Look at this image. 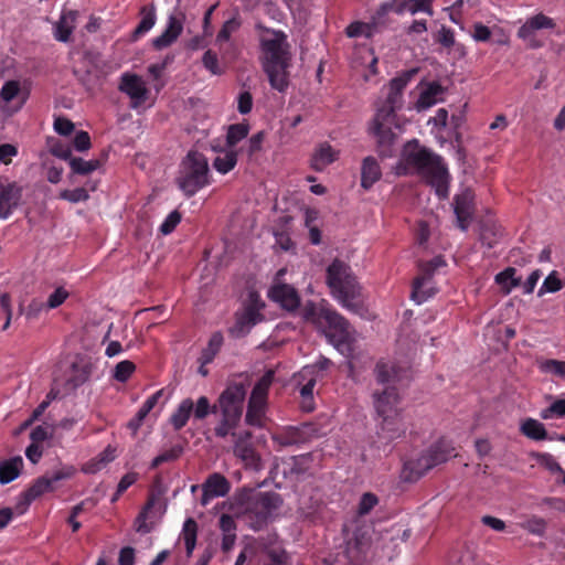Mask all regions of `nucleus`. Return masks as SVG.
I'll return each mask as SVG.
<instances>
[{
    "instance_id": "obj_1",
    "label": "nucleus",
    "mask_w": 565,
    "mask_h": 565,
    "mask_svg": "<svg viewBox=\"0 0 565 565\" xmlns=\"http://www.w3.org/2000/svg\"><path fill=\"white\" fill-rule=\"evenodd\" d=\"M259 42V61L268 77L271 88L284 93L289 86L290 67L292 62L291 44L287 34L281 30L255 25Z\"/></svg>"
},
{
    "instance_id": "obj_2",
    "label": "nucleus",
    "mask_w": 565,
    "mask_h": 565,
    "mask_svg": "<svg viewBox=\"0 0 565 565\" xmlns=\"http://www.w3.org/2000/svg\"><path fill=\"white\" fill-rule=\"evenodd\" d=\"M403 162L425 179L439 198H447L449 174L438 156L413 140L403 149Z\"/></svg>"
},
{
    "instance_id": "obj_3",
    "label": "nucleus",
    "mask_w": 565,
    "mask_h": 565,
    "mask_svg": "<svg viewBox=\"0 0 565 565\" xmlns=\"http://www.w3.org/2000/svg\"><path fill=\"white\" fill-rule=\"evenodd\" d=\"M417 72L418 68H411L391 79L387 97L384 104L376 109L370 128L380 147H388L393 143L395 134L392 131V125L395 120V110L402 106L403 89Z\"/></svg>"
},
{
    "instance_id": "obj_4",
    "label": "nucleus",
    "mask_w": 565,
    "mask_h": 565,
    "mask_svg": "<svg viewBox=\"0 0 565 565\" xmlns=\"http://www.w3.org/2000/svg\"><path fill=\"white\" fill-rule=\"evenodd\" d=\"M327 284L332 296L344 308L362 315L361 287L348 264L334 259L327 268Z\"/></svg>"
},
{
    "instance_id": "obj_5",
    "label": "nucleus",
    "mask_w": 565,
    "mask_h": 565,
    "mask_svg": "<svg viewBox=\"0 0 565 565\" xmlns=\"http://www.w3.org/2000/svg\"><path fill=\"white\" fill-rule=\"evenodd\" d=\"M455 448L447 440H439L417 458L404 463L402 477L405 481L414 482L422 478L435 466L445 462L454 456Z\"/></svg>"
},
{
    "instance_id": "obj_6",
    "label": "nucleus",
    "mask_w": 565,
    "mask_h": 565,
    "mask_svg": "<svg viewBox=\"0 0 565 565\" xmlns=\"http://www.w3.org/2000/svg\"><path fill=\"white\" fill-rule=\"evenodd\" d=\"M177 183L186 196L194 195L205 186L209 183L206 158L198 151H190L181 163Z\"/></svg>"
},
{
    "instance_id": "obj_7",
    "label": "nucleus",
    "mask_w": 565,
    "mask_h": 565,
    "mask_svg": "<svg viewBox=\"0 0 565 565\" xmlns=\"http://www.w3.org/2000/svg\"><path fill=\"white\" fill-rule=\"evenodd\" d=\"M312 322L338 350L349 347L352 332L349 322L338 312L321 308L312 313Z\"/></svg>"
},
{
    "instance_id": "obj_8",
    "label": "nucleus",
    "mask_w": 565,
    "mask_h": 565,
    "mask_svg": "<svg viewBox=\"0 0 565 565\" xmlns=\"http://www.w3.org/2000/svg\"><path fill=\"white\" fill-rule=\"evenodd\" d=\"M246 397V385L243 383H231L218 397V407L222 416L231 420L241 419Z\"/></svg>"
},
{
    "instance_id": "obj_9",
    "label": "nucleus",
    "mask_w": 565,
    "mask_h": 565,
    "mask_svg": "<svg viewBox=\"0 0 565 565\" xmlns=\"http://www.w3.org/2000/svg\"><path fill=\"white\" fill-rule=\"evenodd\" d=\"M445 265L444 259L440 256H436L429 262L422 263L419 265L420 274L414 279L412 297L418 303L425 301L428 297L434 295V289L430 288L429 281L434 276L437 268Z\"/></svg>"
},
{
    "instance_id": "obj_10",
    "label": "nucleus",
    "mask_w": 565,
    "mask_h": 565,
    "mask_svg": "<svg viewBox=\"0 0 565 565\" xmlns=\"http://www.w3.org/2000/svg\"><path fill=\"white\" fill-rule=\"evenodd\" d=\"M232 437L234 438V455L243 461L244 466L256 471L262 469L260 457L252 443V433L247 430L232 433Z\"/></svg>"
},
{
    "instance_id": "obj_11",
    "label": "nucleus",
    "mask_w": 565,
    "mask_h": 565,
    "mask_svg": "<svg viewBox=\"0 0 565 565\" xmlns=\"http://www.w3.org/2000/svg\"><path fill=\"white\" fill-rule=\"evenodd\" d=\"M118 89L130 98V106L132 108L141 106L149 96L146 82L135 73H124L120 76Z\"/></svg>"
},
{
    "instance_id": "obj_12",
    "label": "nucleus",
    "mask_w": 565,
    "mask_h": 565,
    "mask_svg": "<svg viewBox=\"0 0 565 565\" xmlns=\"http://www.w3.org/2000/svg\"><path fill=\"white\" fill-rule=\"evenodd\" d=\"M294 382L296 386L299 387L302 411H313V387L317 383V376H315V367H302L297 374L294 375Z\"/></svg>"
},
{
    "instance_id": "obj_13",
    "label": "nucleus",
    "mask_w": 565,
    "mask_h": 565,
    "mask_svg": "<svg viewBox=\"0 0 565 565\" xmlns=\"http://www.w3.org/2000/svg\"><path fill=\"white\" fill-rule=\"evenodd\" d=\"M286 269L278 270L274 286L269 289L268 296L282 308L287 310H295L300 305V297L297 290L287 284L279 281L280 277L285 274Z\"/></svg>"
},
{
    "instance_id": "obj_14",
    "label": "nucleus",
    "mask_w": 565,
    "mask_h": 565,
    "mask_svg": "<svg viewBox=\"0 0 565 565\" xmlns=\"http://www.w3.org/2000/svg\"><path fill=\"white\" fill-rule=\"evenodd\" d=\"M281 505L279 494L274 492H259L248 502L247 511L255 514L259 521L266 520Z\"/></svg>"
},
{
    "instance_id": "obj_15",
    "label": "nucleus",
    "mask_w": 565,
    "mask_h": 565,
    "mask_svg": "<svg viewBox=\"0 0 565 565\" xmlns=\"http://www.w3.org/2000/svg\"><path fill=\"white\" fill-rule=\"evenodd\" d=\"M454 212L458 227L467 231L475 213V194L470 189H465L455 196Z\"/></svg>"
},
{
    "instance_id": "obj_16",
    "label": "nucleus",
    "mask_w": 565,
    "mask_h": 565,
    "mask_svg": "<svg viewBox=\"0 0 565 565\" xmlns=\"http://www.w3.org/2000/svg\"><path fill=\"white\" fill-rule=\"evenodd\" d=\"M184 20L185 15L181 11L170 14L166 30L152 41L153 46L157 50H162L175 42L183 30Z\"/></svg>"
},
{
    "instance_id": "obj_17",
    "label": "nucleus",
    "mask_w": 565,
    "mask_h": 565,
    "mask_svg": "<svg viewBox=\"0 0 565 565\" xmlns=\"http://www.w3.org/2000/svg\"><path fill=\"white\" fill-rule=\"evenodd\" d=\"M374 407L379 416L401 412L399 396L395 386H386L383 391L373 393Z\"/></svg>"
},
{
    "instance_id": "obj_18",
    "label": "nucleus",
    "mask_w": 565,
    "mask_h": 565,
    "mask_svg": "<svg viewBox=\"0 0 565 565\" xmlns=\"http://www.w3.org/2000/svg\"><path fill=\"white\" fill-rule=\"evenodd\" d=\"M21 198V189L8 179H0V218H7Z\"/></svg>"
},
{
    "instance_id": "obj_19",
    "label": "nucleus",
    "mask_w": 565,
    "mask_h": 565,
    "mask_svg": "<svg viewBox=\"0 0 565 565\" xmlns=\"http://www.w3.org/2000/svg\"><path fill=\"white\" fill-rule=\"evenodd\" d=\"M379 417L381 418V422L379 424L377 434L386 441L401 437L405 433L406 427L403 423L401 412Z\"/></svg>"
},
{
    "instance_id": "obj_20",
    "label": "nucleus",
    "mask_w": 565,
    "mask_h": 565,
    "mask_svg": "<svg viewBox=\"0 0 565 565\" xmlns=\"http://www.w3.org/2000/svg\"><path fill=\"white\" fill-rule=\"evenodd\" d=\"M202 489L201 504L206 505L212 498L226 495L230 491V483L224 476L213 473L202 484Z\"/></svg>"
},
{
    "instance_id": "obj_21",
    "label": "nucleus",
    "mask_w": 565,
    "mask_h": 565,
    "mask_svg": "<svg viewBox=\"0 0 565 565\" xmlns=\"http://www.w3.org/2000/svg\"><path fill=\"white\" fill-rule=\"evenodd\" d=\"M374 372L377 383L386 386H395L407 377V370L397 367L393 363L379 362Z\"/></svg>"
},
{
    "instance_id": "obj_22",
    "label": "nucleus",
    "mask_w": 565,
    "mask_h": 565,
    "mask_svg": "<svg viewBox=\"0 0 565 565\" xmlns=\"http://www.w3.org/2000/svg\"><path fill=\"white\" fill-rule=\"evenodd\" d=\"M555 26L554 21L543 13H539L530 19L519 29L518 35L522 40L532 41L536 30L552 29Z\"/></svg>"
},
{
    "instance_id": "obj_23",
    "label": "nucleus",
    "mask_w": 565,
    "mask_h": 565,
    "mask_svg": "<svg viewBox=\"0 0 565 565\" xmlns=\"http://www.w3.org/2000/svg\"><path fill=\"white\" fill-rule=\"evenodd\" d=\"M445 88L438 82L427 83L416 102L417 110H425L441 99Z\"/></svg>"
},
{
    "instance_id": "obj_24",
    "label": "nucleus",
    "mask_w": 565,
    "mask_h": 565,
    "mask_svg": "<svg viewBox=\"0 0 565 565\" xmlns=\"http://www.w3.org/2000/svg\"><path fill=\"white\" fill-rule=\"evenodd\" d=\"M77 11H64L55 25V38L61 42H67L75 29Z\"/></svg>"
},
{
    "instance_id": "obj_25",
    "label": "nucleus",
    "mask_w": 565,
    "mask_h": 565,
    "mask_svg": "<svg viewBox=\"0 0 565 565\" xmlns=\"http://www.w3.org/2000/svg\"><path fill=\"white\" fill-rule=\"evenodd\" d=\"M23 468V459L21 456L13 457L9 460L0 462V483L7 484L17 479Z\"/></svg>"
},
{
    "instance_id": "obj_26",
    "label": "nucleus",
    "mask_w": 565,
    "mask_h": 565,
    "mask_svg": "<svg viewBox=\"0 0 565 565\" xmlns=\"http://www.w3.org/2000/svg\"><path fill=\"white\" fill-rule=\"evenodd\" d=\"M382 175L380 166L373 157H366L363 160L361 171V185L364 189H370Z\"/></svg>"
},
{
    "instance_id": "obj_27",
    "label": "nucleus",
    "mask_w": 565,
    "mask_h": 565,
    "mask_svg": "<svg viewBox=\"0 0 565 565\" xmlns=\"http://www.w3.org/2000/svg\"><path fill=\"white\" fill-rule=\"evenodd\" d=\"M338 153L328 143H322L315 151L311 166L316 171H322L327 166L335 161Z\"/></svg>"
},
{
    "instance_id": "obj_28",
    "label": "nucleus",
    "mask_w": 565,
    "mask_h": 565,
    "mask_svg": "<svg viewBox=\"0 0 565 565\" xmlns=\"http://www.w3.org/2000/svg\"><path fill=\"white\" fill-rule=\"evenodd\" d=\"M266 403L264 401L249 397L245 422L250 426L262 427L265 415Z\"/></svg>"
},
{
    "instance_id": "obj_29",
    "label": "nucleus",
    "mask_w": 565,
    "mask_h": 565,
    "mask_svg": "<svg viewBox=\"0 0 565 565\" xmlns=\"http://www.w3.org/2000/svg\"><path fill=\"white\" fill-rule=\"evenodd\" d=\"M495 282L500 286L502 292L508 295L511 290L522 284L521 277L516 276V269L508 267L503 271L495 275Z\"/></svg>"
},
{
    "instance_id": "obj_30",
    "label": "nucleus",
    "mask_w": 565,
    "mask_h": 565,
    "mask_svg": "<svg viewBox=\"0 0 565 565\" xmlns=\"http://www.w3.org/2000/svg\"><path fill=\"white\" fill-rule=\"evenodd\" d=\"M47 491H52L47 476L38 478L33 484L23 492V504L24 508L29 507L32 501L41 497Z\"/></svg>"
},
{
    "instance_id": "obj_31",
    "label": "nucleus",
    "mask_w": 565,
    "mask_h": 565,
    "mask_svg": "<svg viewBox=\"0 0 565 565\" xmlns=\"http://www.w3.org/2000/svg\"><path fill=\"white\" fill-rule=\"evenodd\" d=\"M520 526L532 535L544 537L547 529V521L539 515H527L520 523Z\"/></svg>"
},
{
    "instance_id": "obj_32",
    "label": "nucleus",
    "mask_w": 565,
    "mask_h": 565,
    "mask_svg": "<svg viewBox=\"0 0 565 565\" xmlns=\"http://www.w3.org/2000/svg\"><path fill=\"white\" fill-rule=\"evenodd\" d=\"M520 430L524 436L533 440H544L547 437L544 425L533 418L525 419L522 423Z\"/></svg>"
},
{
    "instance_id": "obj_33",
    "label": "nucleus",
    "mask_w": 565,
    "mask_h": 565,
    "mask_svg": "<svg viewBox=\"0 0 565 565\" xmlns=\"http://www.w3.org/2000/svg\"><path fill=\"white\" fill-rule=\"evenodd\" d=\"M193 407L194 404L190 398H185L181 402L178 409L171 416V424L173 425L174 429L179 430L185 426L193 411Z\"/></svg>"
},
{
    "instance_id": "obj_34",
    "label": "nucleus",
    "mask_w": 565,
    "mask_h": 565,
    "mask_svg": "<svg viewBox=\"0 0 565 565\" xmlns=\"http://www.w3.org/2000/svg\"><path fill=\"white\" fill-rule=\"evenodd\" d=\"M274 376L275 372L273 370H268L255 384L250 397L254 399L267 402L268 390L273 384Z\"/></svg>"
},
{
    "instance_id": "obj_35",
    "label": "nucleus",
    "mask_w": 565,
    "mask_h": 565,
    "mask_svg": "<svg viewBox=\"0 0 565 565\" xmlns=\"http://www.w3.org/2000/svg\"><path fill=\"white\" fill-rule=\"evenodd\" d=\"M223 335L220 332H215L211 335L207 347L202 351L199 361L202 364H209L213 361L216 353L220 351L223 344Z\"/></svg>"
},
{
    "instance_id": "obj_36",
    "label": "nucleus",
    "mask_w": 565,
    "mask_h": 565,
    "mask_svg": "<svg viewBox=\"0 0 565 565\" xmlns=\"http://www.w3.org/2000/svg\"><path fill=\"white\" fill-rule=\"evenodd\" d=\"M102 166L100 160H84L82 158H71L70 167L74 173L77 174H88L95 170H97Z\"/></svg>"
},
{
    "instance_id": "obj_37",
    "label": "nucleus",
    "mask_w": 565,
    "mask_h": 565,
    "mask_svg": "<svg viewBox=\"0 0 565 565\" xmlns=\"http://www.w3.org/2000/svg\"><path fill=\"white\" fill-rule=\"evenodd\" d=\"M196 534H198L196 522L192 518L186 519L183 524L182 535H183L186 553L189 555L193 552V550L195 547Z\"/></svg>"
},
{
    "instance_id": "obj_38",
    "label": "nucleus",
    "mask_w": 565,
    "mask_h": 565,
    "mask_svg": "<svg viewBox=\"0 0 565 565\" xmlns=\"http://www.w3.org/2000/svg\"><path fill=\"white\" fill-rule=\"evenodd\" d=\"M115 459V449L108 446L96 460H93L85 465L84 471L86 473H96L103 467H105L108 462Z\"/></svg>"
},
{
    "instance_id": "obj_39",
    "label": "nucleus",
    "mask_w": 565,
    "mask_h": 565,
    "mask_svg": "<svg viewBox=\"0 0 565 565\" xmlns=\"http://www.w3.org/2000/svg\"><path fill=\"white\" fill-rule=\"evenodd\" d=\"M236 162V152L225 151L214 159L213 167L221 173H227L235 167Z\"/></svg>"
},
{
    "instance_id": "obj_40",
    "label": "nucleus",
    "mask_w": 565,
    "mask_h": 565,
    "mask_svg": "<svg viewBox=\"0 0 565 565\" xmlns=\"http://www.w3.org/2000/svg\"><path fill=\"white\" fill-rule=\"evenodd\" d=\"M375 26V20L372 23L353 22L350 25H348L345 33L349 38H358L361 35L371 38L373 35Z\"/></svg>"
},
{
    "instance_id": "obj_41",
    "label": "nucleus",
    "mask_w": 565,
    "mask_h": 565,
    "mask_svg": "<svg viewBox=\"0 0 565 565\" xmlns=\"http://www.w3.org/2000/svg\"><path fill=\"white\" fill-rule=\"evenodd\" d=\"M141 14L142 19L134 32L136 36L148 32L156 23V11L153 6H150L149 9L142 8Z\"/></svg>"
},
{
    "instance_id": "obj_42",
    "label": "nucleus",
    "mask_w": 565,
    "mask_h": 565,
    "mask_svg": "<svg viewBox=\"0 0 565 565\" xmlns=\"http://www.w3.org/2000/svg\"><path fill=\"white\" fill-rule=\"evenodd\" d=\"M158 500V497H156L154 494H152L147 504L145 505L143 510L139 513V515L137 516L136 519V523H135V526H136V531L139 532V533H149L150 532V526L147 524L146 520H147V515H148V511L150 509H152L156 504Z\"/></svg>"
},
{
    "instance_id": "obj_43",
    "label": "nucleus",
    "mask_w": 565,
    "mask_h": 565,
    "mask_svg": "<svg viewBox=\"0 0 565 565\" xmlns=\"http://www.w3.org/2000/svg\"><path fill=\"white\" fill-rule=\"evenodd\" d=\"M542 372L565 379V361L543 360L539 362Z\"/></svg>"
},
{
    "instance_id": "obj_44",
    "label": "nucleus",
    "mask_w": 565,
    "mask_h": 565,
    "mask_svg": "<svg viewBox=\"0 0 565 565\" xmlns=\"http://www.w3.org/2000/svg\"><path fill=\"white\" fill-rule=\"evenodd\" d=\"M249 131V127L246 124H236L232 125L228 128L226 140L227 145L233 147L247 137Z\"/></svg>"
},
{
    "instance_id": "obj_45",
    "label": "nucleus",
    "mask_w": 565,
    "mask_h": 565,
    "mask_svg": "<svg viewBox=\"0 0 565 565\" xmlns=\"http://www.w3.org/2000/svg\"><path fill=\"white\" fill-rule=\"evenodd\" d=\"M136 365L129 360L121 361L116 364L113 370V377L118 382H126L135 372Z\"/></svg>"
},
{
    "instance_id": "obj_46",
    "label": "nucleus",
    "mask_w": 565,
    "mask_h": 565,
    "mask_svg": "<svg viewBox=\"0 0 565 565\" xmlns=\"http://www.w3.org/2000/svg\"><path fill=\"white\" fill-rule=\"evenodd\" d=\"M182 452H183V448L181 446H179V445L173 446L169 450H166L162 454H160L159 456H157L151 462V468L156 469L164 462L174 461L182 455Z\"/></svg>"
},
{
    "instance_id": "obj_47",
    "label": "nucleus",
    "mask_w": 565,
    "mask_h": 565,
    "mask_svg": "<svg viewBox=\"0 0 565 565\" xmlns=\"http://www.w3.org/2000/svg\"><path fill=\"white\" fill-rule=\"evenodd\" d=\"M498 228L494 224L483 223L480 231V241L488 248H491L497 243Z\"/></svg>"
},
{
    "instance_id": "obj_48",
    "label": "nucleus",
    "mask_w": 565,
    "mask_h": 565,
    "mask_svg": "<svg viewBox=\"0 0 565 565\" xmlns=\"http://www.w3.org/2000/svg\"><path fill=\"white\" fill-rule=\"evenodd\" d=\"M54 428L49 424H43L34 427L31 430L30 439L34 444H41L44 440H47L53 437Z\"/></svg>"
},
{
    "instance_id": "obj_49",
    "label": "nucleus",
    "mask_w": 565,
    "mask_h": 565,
    "mask_svg": "<svg viewBox=\"0 0 565 565\" xmlns=\"http://www.w3.org/2000/svg\"><path fill=\"white\" fill-rule=\"evenodd\" d=\"M60 198L71 203L84 202L89 199V194L85 188H77L74 190H63Z\"/></svg>"
},
{
    "instance_id": "obj_50",
    "label": "nucleus",
    "mask_w": 565,
    "mask_h": 565,
    "mask_svg": "<svg viewBox=\"0 0 565 565\" xmlns=\"http://www.w3.org/2000/svg\"><path fill=\"white\" fill-rule=\"evenodd\" d=\"M21 92L18 81H8L0 90V98L6 103L13 100Z\"/></svg>"
},
{
    "instance_id": "obj_51",
    "label": "nucleus",
    "mask_w": 565,
    "mask_h": 565,
    "mask_svg": "<svg viewBox=\"0 0 565 565\" xmlns=\"http://www.w3.org/2000/svg\"><path fill=\"white\" fill-rule=\"evenodd\" d=\"M377 503L379 499L374 493L365 492L360 499L358 513L360 515H366Z\"/></svg>"
},
{
    "instance_id": "obj_52",
    "label": "nucleus",
    "mask_w": 565,
    "mask_h": 565,
    "mask_svg": "<svg viewBox=\"0 0 565 565\" xmlns=\"http://www.w3.org/2000/svg\"><path fill=\"white\" fill-rule=\"evenodd\" d=\"M258 313L253 309H248L246 313L237 321L239 334H245L249 329L256 324Z\"/></svg>"
},
{
    "instance_id": "obj_53",
    "label": "nucleus",
    "mask_w": 565,
    "mask_h": 565,
    "mask_svg": "<svg viewBox=\"0 0 565 565\" xmlns=\"http://www.w3.org/2000/svg\"><path fill=\"white\" fill-rule=\"evenodd\" d=\"M562 287H563V284L559 280V278L556 276V273H552L545 278L542 287L539 290V296H542L544 292L558 291L562 289Z\"/></svg>"
},
{
    "instance_id": "obj_54",
    "label": "nucleus",
    "mask_w": 565,
    "mask_h": 565,
    "mask_svg": "<svg viewBox=\"0 0 565 565\" xmlns=\"http://www.w3.org/2000/svg\"><path fill=\"white\" fill-rule=\"evenodd\" d=\"M181 221V214L178 211L171 212L160 226V232L163 235L170 234Z\"/></svg>"
},
{
    "instance_id": "obj_55",
    "label": "nucleus",
    "mask_w": 565,
    "mask_h": 565,
    "mask_svg": "<svg viewBox=\"0 0 565 565\" xmlns=\"http://www.w3.org/2000/svg\"><path fill=\"white\" fill-rule=\"evenodd\" d=\"M238 422L239 420L236 418L231 420L230 418L222 416L221 423L214 429L215 435L221 438L226 437L230 434V430L237 426Z\"/></svg>"
},
{
    "instance_id": "obj_56",
    "label": "nucleus",
    "mask_w": 565,
    "mask_h": 565,
    "mask_svg": "<svg viewBox=\"0 0 565 565\" xmlns=\"http://www.w3.org/2000/svg\"><path fill=\"white\" fill-rule=\"evenodd\" d=\"M203 64L204 66L214 75H220L222 70L218 66V60L215 53L211 50L206 51L203 55Z\"/></svg>"
},
{
    "instance_id": "obj_57",
    "label": "nucleus",
    "mask_w": 565,
    "mask_h": 565,
    "mask_svg": "<svg viewBox=\"0 0 565 565\" xmlns=\"http://www.w3.org/2000/svg\"><path fill=\"white\" fill-rule=\"evenodd\" d=\"M75 472L73 467H64L60 470L52 472V475L47 476L52 490H54V484L61 480L71 478Z\"/></svg>"
},
{
    "instance_id": "obj_58",
    "label": "nucleus",
    "mask_w": 565,
    "mask_h": 565,
    "mask_svg": "<svg viewBox=\"0 0 565 565\" xmlns=\"http://www.w3.org/2000/svg\"><path fill=\"white\" fill-rule=\"evenodd\" d=\"M54 129L62 136H68L74 130V124L64 117H58L54 120Z\"/></svg>"
},
{
    "instance_id": "obj_59",
    "label": "nucleus",
    "mask_w": 565,
    "mask_h": 565,
    "mask_svg": "<svg viewBox=\"0 0 565 565\" xmlns=\"http://www.w3.org/2000/svg\"><path fill=\"white\" fill-rule=\"evenodd\" d=\"M68 297V292L64 288H57L49 296L47 307L53 309L61 306Z\"/></svg>"
},
{
    "instance_id": "obj_60",
    "label": "nucleus",
    "mask_w": 565,
    "mask_h": 565,
    "mask_svg": "<svg viewBox=\"0 0 565 565\" xmlns=\"http://www.w3.org/2000/svg\"><path fill=\"white\" fill-rule=\"evenodd\" d=\"M18 153V149L15 146L11 143H2L0 145V162L4 164H9L12 161V158Z\"/></svg>"
},
{
    "instance_id": "obj_61",
    "label": "nucleus",
    "mask_w": 565,
    "mask_h": 565,
    "mask_svg": "<svg viewBox=\"0 0 565 565\" xmlns=\"http://www.w3.org/2000/svg\"><path fill=\"white\" fill-rule=\"evenodd\" d=\"M539 462L541 466H543L545 469H547L551 472H563L562 467L558 465V462L554 459L553 456L545 454L541 455L539 457Z\"/></svg>"
},
{
    "instance_id": "obj_62",
    "label": "nucleus",
    "mask_w": 565,
    "mask_h": 565,
    "mask_svg": "<svg viewBox=\"0 0 565 565\" xmlns=\"http://www.w3.org/2000/svg\"><path fill=\"white\" fill-rule=\"evenodd\" d=\"M237 108L241 114H248L253 107V97L249 92H243L237 99Z\"/></svg>"
},
{
    "instance_id": "obj_63",
    "label": "nucleus",
    "mask_w": 565,
    "mask_h": 565,
    "mask_svg": "<svg viewBox=\"0 0 565 565\" xmlns=\"http://www.w3.org/2000/svg\"><path fill=\"white\" fill-rule=\"evenodd\" d=\"M264 141V132L259 131L253 135L248 140L247 154L252 157L256 152H258L262 148V143Z\"/></svg>"
},
{
    "instance_id": "obj_64",
    "label": "nucleus",
    "mask_w": 565,
    "mask_h": 565,
    "mask_svg": "<svg viewBox=\"0 0 565 565\" xmlns=\"http://www.w3.org/2000/svg\"><path fill=\"white\" fill-rule=\"evenodd\" d=\"M74 147L77 151H85L90 148V138L86 131H78L74 138Z\"/></svg>"
}]
</instances>
